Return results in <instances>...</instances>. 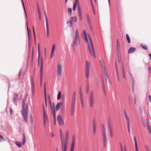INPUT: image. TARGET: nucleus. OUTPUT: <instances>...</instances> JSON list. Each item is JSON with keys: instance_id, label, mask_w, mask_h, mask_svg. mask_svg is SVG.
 Wrapping results in <instances>:
<instances>
[{"instance_id": "nucleus-36", "label": "nucleus", "mask_w": 151, "mask_h": 151, "mask_svg": "<svg viewBox=\"0 0 151 151\" xmlns=\"http://www.w3.org/2000/svg\"><path fill=\"white\" fill-rule=\"evenodd\" d=\"M141 47L144 49L147 50V46L145 45L141 44Z\"/></svg>"}, {"instance_id": "nucleus-18", "label": "nucleus", "mask_w": 151, "mask_h": 151, "mask_svg": "<svg viewBox=\"0 0 151 151\" xmlns=\"http://www.w3.org/2000/svg\"><path fill=\"white\" fill-rule=\"evenodd\" d=\"M78 16L80 18H82V11L81 9V6L80 5H78Z\"/></svg>"}, {"instance_id": "nucleus-54", "label": "nucleus", "mask_w": 151, "mask_h": 151, "mask_svg": "<svg viewBox=\"0 0 151 151\" xmlns=\"http://www.w3.org/2000/svg\"><path fill=\"white\" fill-rule=\"evenodd\" d=\"M148 97L149 99V101L151 103V96L150 95H149L148 96Z\"/></svg>"}, {"instance_id": "nucleus-53", "label": "nucleus", "mask_w": 151, "mask_h": 151, "mask_svg": "<svg viewBox=\"0 0 151 151\" xmlns=\"http://www.w3.org/2000/svg\"><path fill=\"white\" fill-rule=\"evenodd\" d=\"M54 53L51 52V55H50V58H52L54 56Z\"/></svg>"}, {"instance_id": "nucleus-58", "label": "nucleus", "mask_w": 151, "mask_h": 151, "mask_svg": "<svg viewBox=\"0 0 151 151\" xmlns=\"http://www.w3.org/2000/svg\"><path fill=\"white\" fill-rule=\"evenodd\" d=\"M102 83L103 84V86L104 87L105 85H104V79H103V78L102 77Z\"/></svg>"}, {"instance_id": "nucleus-64", "label": "nucleus", "mask_w": 151, "mask_h": 151, "mask_svg": "<svg viewBox=\"0 0 151 151\" xmlns=\"http://www.w3.org/2000/svg\"><path fill=\"white\" fill-rule=\"evenodd\" d=\"M9 112L11 114H12V110L11 108H10L9 109Z\"/></svg>"}, {"instance_id": "nucleus-2", "label": "nucleus", "mask_w": 151, "mask_h": 151, "mask_svg": "<svg viewBox=\"0 0 151 151\" xmlns=\"http://www.w3.org/2000/svg\"><path fill=\"white\" fill-rule=\"evenodd\" d=\"M68 141L69 132L68 131H67L65 133V137L63 135V138L60 140V150L61 151H66Z\"/></svg>"}, {"instance_id": "nucleus-63", "label": "nucleus", "mask_w": 151, "mask_h": 151, "mask_svg": "<svg viewBox=\"0 0 151 151\" xmlns=\"http://www.w3.org/2000/svg\"><path fill=\"white\" fill-rule=\"evenodd\" d=\"M40 73H43V70H42V66H41V68H40Z\"/></svg>"}, {"instance_id": "nucleus-47", "label": "nucleus", "mask_w": 151, "mask_h": 151, "mask_svg": "<svg viewBox=\"0 0 151 151\" xmlns=\"http://www.w3.org/2000/svg\"><path fill=\"white\" fill-rule=\"evenodd\" d=\"M119 145L121 148V151H123V147L122 146V144L121 142L119 143Z\"/></svg>"}, {"instance_id": "nucleus-14", "label": "nucleus", "mask_w": 151, "mask_h": 151, "mask_svg": "<svg viewBox=\"0 0 151 151\" xmlns=\"http://www.w3.org/2000/svg\"><path fill=\"white\" fill-rule=\"evenodd\" d=\"M57 120L60 125L62 126L63 124V118L60 115H58V116Z\"/></svg>"}, {"instance_id": "nucleus-39", "label": "nucleus", "mask_w": 151, "mask_h": 151, "mask_svg": "<svg viewBox=\"0 0 151 151\" xmlns=\"http://www.w3.org/2000/svg\"><path fill=\"white\" fill-rule=\"evenodd\" d=\"M52 114L53 116H54V119H56V112L55 110H54L52 112Z\"/></svg>"}, {"instance_id": "nucleus-29", "label": "nucleus", "mask_w": 151, "mask_h": 151, "mask_svg": "<svg viewBox=\"0 0 151 151\" xmlns=\"http://www.w3.org/2000/svg\"><path fill=\"white\" fill-rule=\"evenodd\" d=\"M26 142V137L25 136L24 134L23 135V141L22 144L23 145H24Z\"/></svg>"}, {"instance_id": "nucleus-32", "label": "nucleus", "mask_w": 151, "mask_h": 151, "mask_svg": "<svg viewBox=\"0 0 151 151\" xmlns=\"http://www.w3.org/2000/svg\"><path fill=\"white\" fill-rule=\"evenodd\" d=\"M15 144L18 146L19 147H20L22 146L21 143L19 142H15Z\"/></svg>"}, {"instance_id": "nucleus-16", "label": "nucleus", "mask_w": 151, "mask_h": 151, "mask_svg": "<svg viewBox=\"0 0 151 151\" xmlns=\"http://www.w3.org/2000/svg\"><path fill=\"white\" fill-rule=\"evenodd\" d=\"M76 99V92H74L73 93V96L72 98L71 104L75 105Z\"/></svg>"}, {"instance_id": "nucleus-23", "label": "nucleus", "mask_w": 151, "mask_h": 151, "mask_svg": "<svg viewBox=\"0 0 151 151\" xmlns=\"http://www.w3.org/2000/svg\"><path fill=\"white\" fill-rule=\"evenodd\" d=\"M63 103L61 102L58 103L56 106V109L57 111H58L59 109L60 106L62 105Z\"/></svg>"}, {"instance_id": "nucleus-43", "label": "nucleus", "mask_w": 151, "mask_h": 151, "mask_svg": "<svg viewBox=\"0 0 151 151\" xmlns=\"http://www.w3.org/2000/svg\"><path fill=\"white\" fill-rule=\"evenodd\" d=\"M129 74L130 76L132 77V82H133V83H134V79H133V76L132 75V74L129 72Z\"/></svg>"}, {"instance_id": "nucleus-51", "label": "nucleus", "mask_w": 151, "mask_h": 151, "mask_svg": "<svg viewBox=\"0 0 151 151\" xmlns=\"http://www.w3.org/2000/svg\"><path fill=\"white\" fill-rule=\"evenodd\" d=\"M21 0L22 3V5H23V7L24 8V11H25V12H26V10H25V7H24V4L23 1L22 0Z\"/></svg>"}, {"instance_id": "nucleus-3", "label": "nucleus", "mask_w": 151, "mask_h": 151, "mask_svg": "<svg viewBox=\"0 0 151 151\" xmlns=\"http://www.w3.org/2000/svg\"><path fill=\"white\" fill-rule=\"evenodd\" d=\"M27 97L26 96H25L22 102V111L21 112L24 121L25 122H27L28 111V109L27 108V106L26 104Z\"/></svg>"}, {"instance_id": "nucleus-60", "label": "nucleus", "mask_w": 151, "mask_h": 151, "mask_svg": "<svg viewBox=\"0 0 151 151\" xmlns=\"http://www.w3.org/2000/svg\"><path fill=\"white\" fill-rule=\"evenodd\" d=\"M44 14L45 16V19H47V17L46 15V12L45 11L44 12Z\"/></svg>"}, {"instance_id": "nucleus-59", "label": "nucleus", "mask_w": 151, "mask_h": 151, "mask_svg": "<svg viewBox=\"0 0 151 151\" xmlns=\"http://www.w3.org/2000/svg\"><path fill=\"white\" fill-rule=\"evenodd\" d=\"M44 93L45 98H45H47V97H46V91H45V89H44Z\"/></svg>"}, {"instance_id": "nucleus-20", "label": "nucleus", "mask_w": 151, "mask_h": 151, "mask_svg": "<svg viewBox=\"0 0 151 151\" xmlns=\"http://www.w3.org/2000/svg\"><path fill=\"white\" fill-rule=\"evenodd\" d=\"M47 20V19H46V33L47 37H49V30L48 23Z\"/></svg>"}, {"instance_id": "nucleus-21", "label": "nucleus", "mask_w": 151, "mask_h": 151, "mask_svg": "<svg viewBox=\"0 0 151 151\" xmlns=\"http://www.w3.org/2000/svg\"><path fill=\"white\" fill-rule=\"evenodd\" d=\"M32 84V91H35L34 79L33 77H32L31 78Z\"/></svg>"}, {"instance_id": "nucleus-6", "label": "nucleus", "mask_w": 151, "mask_h": 151, "mask_svg": "<svg viewBox=\"0 0 151 151\" xmlns=\"http://www.w3.org/2000/svg\"><path fill=\"white\" fill-rule=\"evenodd\" d=\"M75 36L73 42V46L78 45L80 42V38L79 36V32L78 30L75 31Z\"/></svg>"}, {"instance_id": "nucleus-56", "label": "nucleus", "mask_w": 151, "mask_h": 151, "mask_svg": "<svg viewBox=\"0 0 151 151\" xmlns=\"http://www.w3.org/2000/svg\"><path fill=\"white\" fill-rule=\"evenodd\" d=\"M3 137L1 135L0 136V141H1L3 139Z\"/></svg>"}, {"instance_id": "nucleus-13", "label": "nucleus", "mask_w": 151, "mask_h": 151, "mask_svg": "<svg viewBox=\"0 0 151 151\" xmlns=\"http://www.w3.org/2000/svg\"><path fill=\"white\" fill-rule=\"evenodd\" d=\"M108 127L109 132L110 135L111 137H113V127L111 124L110 122L108 123Z\"/></svg>"}, {"instance_id": "nucleus-12", "label": "nucleus", "mask_w": 151, "mask_h": 151, "mask_svg": "<svg viewBox=\"0 0 151 151\" xmlns=\"http://www.w3.org/2000/svg\"><path fill=\"white\" fill-rule=\"evenodd\" d=\"M75 143V137L74 135L72 136V140L71 144L70 151H74Z\"/></svg>"}, {"instance_id": "nucleus-22", "label": "nucleus", "mask_w": 151, "mask_h": 151, "mask_svg": "<svg viewBox=\"0 0 151 151\" xmlns=\"http://www.w3.org/2000/svg\"><path fill=\"white\" fill-rule=\"evenodd\" d=\"M135 50L136 49L134 47H130L129 48L128 50V53H133L135 51Z\"/></svg>"}, {"instance_id": "nucleus-46", "label": "nucleus", "mask_w": 151, "mask_h": 151, "mask_svg": "<svg viewBox=\"0 0 151 151\" xmlns=\"http://www.w3.org/2000/svg\"><path fill=\"white\" fill-rule=\"evenodd\" d=\"M30 122L32 124H33V118L32 117V115H31V117L30 118Z\"/></svg>"}, {"instance_id": "nucleus-50", "label": "nucleus", "mask_w": 151, "mask_h": 151, "mask_svg": "<svg viewBox=\"0 0 151 151\" xmlns=\"http://www.w3.org/2000/svg\"><path fill=\"white\" fill-rule=\"evenodd\" d=\"M117 55L121 54L120 49H117Z\"/></svg>"}, {"instance_id": "nucleus-26", "label": "nucleus", "mask_w": 151, "mask_h": 151, "mask_svg": "<svg viewBox=\"0 0 151 151\" xmlns=\"http://www.w3.org/2000/svg\"><path fill=\"white\" fill-rule=\"evenodd\" d=\"M61 91H59L57 95V99L58 100H59L61 99Z\"/></svg>"}, {"instance_id": "nucleus-41", "label": "nucleus", "mask_w": 151, "mask_h": 151, "mask_svg": "<svg viewBox=\"0 0 151 151\" xmlns=\"http://www.w3.org/2000/svg\"><path fill=\"white\" fill-rule=\"evenodd\" d=\"M145 147L146 150V151H150L149 148L147 145H145Z\"/></svg>"}, {"instance_id": "nucleus-5", "label": "nucleus", "mask_w": 151, "mask_h": 151, "mask_svg": "<svg viewBox=\"0 0 151 151\" xmlns=\"http://www.w3.org/2000/svg\"><path fill=\"white\" fill-rule=\"evenodd\" d=\"M101 128L102 130V138L104 146V147H105L106 145L107 141L106 131L104 125H101Z\"/></svg>"}, {"instance_id": "nucleus-52", "label": "nucleus", "mask_w": 151, "mask_h": 151, "mask_svg": "<svg viewBox=\"0 0 151 151\" xmlns=\"http://www.w3.org/2000/svg\"><path fill=\"white\" fill-rule=\"evenodd\" d=\"M45 106L46 108L47 107V98H45Z\"/></svg>"}, {"instance_id": "nucleus-11", "label": "nucleus", "mask_w": 151, "mask_h": 151, "mask_svg": "<svg viewBox=\"0 0 151 151\" xmlns=\"http://www.w3.org/2000/svg\"><path fill=\"white\" fill-rule=\"evenodd\" d=\"M77 21V19H68L67 22V23L68 26L72 27L73 29V23Z\"/></svg>"}, {"instance_id": "nucleus-31", "label": "nucleus", "mask_w": 151, "mask_h": 151, "mask_svg": "<svg viewBox=\"0 0 151 151\" xmlns=\"http://www.w3.org/2000/svg\"><path fill=\"white\" fill-rule=\"evenodd\" d=\"M37 11H38V15H39V19H40L41 17V16H40V10L39 9V8L38 5H37Z\"/></svg>"}, {"instance_id": "nucleus-48", "label": "nucleus", "mask_w": 151, "mask_h": 151, "mask_svg": "<svg viewBox=\"0 0 151 151\" xmlns=\"http://www.w3.org/2000/svg\"><path fill=\"white\" fill-rule=\"evenodd\" d=\"M68 12L70 13V14L72 12V9L70 8H68Z\"/></svg>"}, {"instance_id": "nucleus-35", "label": "nucleus", "mask_w": 151, "mask_h": 151, "mask_svg": "<svg viewBox=\"0 0 151 151\" xmlns=\"http://www.w3.org/2000/svg\"><path fill=\"white\" fill-rule=\"evenodd\" d=\"M55 50V45L53 44L52 45L51 52L54 53Z\"/></svg>"}, {"instance_id": "nucleus-15", "label": "nucleus", "mask_w": 151, "mask_h": 151, "mask_svg": "<svg viewBox=\"0 0 151 151\" xmlns=\"http://www.w3.org/2000/svg\"><path fill=\"white\" fill-rule=\"evenodd\" d=\"M75 105L71 104L70 109V115L72 116L74 115L75 112Z\"/></svg>"}, {"instance_id": "nucleus-34", "label": "nucleus", "mask_w": 151, "mask_h": 151, "mask_svg": "<svg viewBox=\"0 0 151 151\" xmlns=\"http://www.w3.org/2000/svg\"><path fill=\"white\" fill-rule=\"evenodd\" d=\"M126 38H127V40L128 42L129 43H130V39L129 36V35H128V34H126Z\"/></svg>"}, {"instance_id": "nucleus-10", "label": "nucleus", "mask_w": 151, "mask_h": 151, "mask_svg": "<svg viewBox=\"0 0 151 151\" xmlns=\"http://www.w3.org/2000/svg\"><path fill=\"white\" fill-rule=\"evenodd\" d=\"M124 115L126 121V122L127 123V127L128 128V132L129 133H130V125H129V119L128 116L127 115L126 112L125 111H124Z\"/></svg>"}, {"instance_id": "nucleus-49", "label": "nucleus", "mask_w": 151, "mask_h": 151, "mask_svg": "<svg viewBox=\"0 0 151 151\" xmlns=\"http://www.w3.org/2000/svg\"><path fill=\"white\" fill-rule=\"evenodd\" d=\"M81 106L83 107H84V105L83 104V99H81Z\"/></svg>"}, {"instance_id": "nucleus-24", "label": "nucleus", "mask_w": 151, "mask_h": 151, "mask_svg": "<svg viewBox=\"0 0 151 151\" xmlns=\"http://www.w3.org/2000/svg\"><path fill=\"white\" fill-rule=\"evenodd\" d=\"M26 24H27V32H28V41H29V38H30V34H31L30 31V30H29L28 29V26L27 24V21H26Z\"/></svg>"}, {"instance_id": "nucleus-38", "label": "nucleus", "mask_w": 151, "mask_h": 151, "mask_svg": "<svg viewBox=\"0 0 151 151\" xmlns=\"http://www.w3.org/2000/svg\"><path fill=\"white\" fill-rule=\"evenodd\" d=\"M42 108L43 113H45V110L47 108L45 106V105L44 104L43 105Z\"/></svg>"}, {"instance_id": "nucleus-7", "label": "nucleus", "mask_w": 151, "mask_h": 151, "mask_svg": "<svg viewBox=\"0 0 151 151\" xmlns=\"http://www.w3.org/2000/svg\"><path fill=\"white\" fill-rule=\"evenodd\" d=\"M88 102L90 107L93 108L94 104V94L93 92L92 91L90 93Z\"/></svg>"}, {"instance_id": "nucleus-17", "label": "nucleus", "mask_w": 151, "mask_h": 151, "mask_svg": "<svg viewBox=\"0 0 151 151\" xmlns=\"http://www.w3.org/2000/svg\"><path fill=\"white\" fill-rule=\"evenodd\" d=\"M43 120H44V127H45V124L47 122H48V119L47 115L46 113H43Z\"/></svg>"}, {"instance_id": "nucleus-57", "label": "nucleus", "mask_w": 151, "mask_h": 151, "mask_svg": "<svg viewBox=\"0 0 151 151\" xmlns=\"http://www.w3.org/2000/svg\"><path fill=\"white\" fill-rule=\"evenodd\" d=\"M51 137H54V134L52 133H51L50 134Z\"/></svg>"}, {"instance_id": "nucleus-30", "label": "nucleus", "mask_w": 151, "mask_h": 151, "mask_svg": "<svg viewBox=\"0 0 151 151\" xmlns=\"http://www.w3.org/2000/svg\"><path fill=\"white\" fill-rule=\"evenodd\" d=\"M18 95L17 94H14V96L13 99V102H15L16 99L17 98Z\"/></svg>"}, {"instance_id": "nucleus-55", "label": "nucleus", "mask_w": 151, "mask_h": 151, "mask_svg": "<svg viewBox=\"0 0 151 151\" xmlns=\"http://www.w3.org/2000/svg\"><path fill=\"white\" fill-rule=\"evenodd\" d=\"M135 146V150L136 151H138V149L137 147V145Z\"/></svg>"}, {"instance_id": "nucleus-37", "label": "nucleus", "mask_w": 151, "mask_h": 151, "mask_svg": "<svg viewBox=\"0 0 151 151\" xmlns=\"http://www.w3.org/2000/svg\"><path fill=\"white\" fill-rule=\"evenodd\" d=\"M42 74L43 73H40V81L41 84L42 83Z\"/></svg>"}, {"instance_id": "nucleus-45", "label": "nucleus", "mask_w": 151, "mask_h": 151, "mask_svg": "<svg viewBox=\"0 0 151 151\" xmlns=\"http://www.w3.org/2000/svg\"><path fill=\"white\" fill-rule=\"evenodd\" d=\"M96 124L95 122L94 121L93 123V127H96Z\"/></svg>"}, {"instance_id": "nucleus-25", "label": "nucleus", "mask_w": 151, "mask_h": 151, "mask_svg": "<svg viewBox=\"0 0 151 151\" xmlns=\"http://www.w3.org/2000/svg\"><path fill=\"white\" fill-rule=\"evenodd\" d=\"M116 74L117 76V81L118 82H119L120 81V78L119 77V73L118 72V69L116 67Z\"/></svg>"}, {"instance_id": "nucleus-33", "label": "nucleus", "mask_w": 151, "mask_h": 151, "mask_svg": "<svg viewBox=\"0 0 151 151\" xmlns=\"http://www.w3.org/2000/svg\"><path fill=\"white\" fill-rule=\"evenodd\" d=\"M63 134L62 132V130L61 129L60 130V140L61 139H62L63 138Z\"/></svg>"}, {"instance_id": "nucleus-1", "label": "nucleus", "mask_w": 151, "mask_h": 151, "mask_svg": "<svg viewBox=\"0 0 151 151\" xmlns=\"http://www.w3.org/2000/svg\"><path fill=\"white\" fill-rule=\"evenodd\" d=\"M83 35L84 37V40L85 42L87 44L88 47L89 53L91 56H93L95 58V55L94 47L92 40H91V37H89L88 39L89 41V42L87 34L85 30H83L82 36H83Z\"/></svg>"}, {"instance_id": "nucleus-9", "label": "nucleus", "mask_w": 151, "mask_h": 151, "mask_svg": "<svg viewBox=\"0 0 151 151\" xmlns=\"http://www.w3.org/2000/svg\"><path fill=\"white\" fill-rule=\"evenodd\" d=\"M62 71V65L60 63H58L57 66V72L58 73V77H60L61 76Z\"/></svg>"}, {"instance_id": "nucleus-27", "label": "nucleus", "mask_w": 151, "mask_h": 151, "mask_svg": "<svg viewBox=\"0 0 151 151\" xmlns=\"http://www.w3.org/2000/svg\"><path fill=\"white\" fill-rule=\"evenodd\" d=\"M122 73L123 75V78H125V73L124 72V67L123 65H122Z\"/></svg>"}, {"instance_id": "nucleus-4", "label": "nucleus", "mask_w": 151, "mask_h": 151, "mask_svg": "<svg viewBox=\"0 0 151 151\" xmlns=\"http://www.w3.org/2000/svg\"><path fill=\"white\" fill-rule=\"evenodd\" d=\"M99 61L106 82L107 83V79L108 78V76L107 73L106 68L105 66L104 61L102 59L100 60Z\"/></svg>"}, {"instance_id": "nucleus-8", "label": "nucleus", "mask_w": 151, "mask_h": 151, "mask_svg": "<svg viewBox=\"0 0 151 151\" xmlns=\"http://www.w3.org/2000/svg\"><path fill=\"white\" fill-rule=\"evenodd\" d=\"M90 65L89 62L87 60L86 61L85 66V74L87 78H88L90 73Z\"/></svg>"}, {"instance_id": "nucleus-40", "label": "nucleus", "mask_w": 151, "mask_h": 151, "mask_svg": "<svg viewBox=\"0 0 151 151\" xmlns=\"http://www.w3.org/2000/svg\"><path fill=\"white\" fill-rule=\"evenodd\" d=\"M134 142L135 146L137 145V140H136V138L135 137H134Z\"/></svg>"}, {"instance_id": "nucleus-42", "label": "nucleus", "mask_w": 151, "mask_h": 151, "mask_svg": "<svg viewBox=\"0 0 151 151\" xmlns=\"http://www.w3.org/2000/svg\"><path fill=\"white\" fill-rule=\"evenodd\" d=\"M96 127H93V134L94 135H95L96 132Z\"/></svg>"}, {"instance_id": "nucleus-19", "label": "nucleus", "mask_w": 151, "mask_h": 151, "mask_svg": "<svg viewBox=\"0 0 151 151\" xmlns=\"http://www.w3.org/2000/svg\"><path fill=\"white\" fill-rule=\"evenodd\" d=\"M77 5H78H78H80L78 3V0H75V1L74 2L73 7V11L76 10Z\"/></svg>"}, {"instance_id": "nucleus-44", "label": "nucleus", "mask_w": 151, "mask_h": 151, "mask_svg": "<svg viewBox=\"0 0 151 151\" xmlns=\"http://www.w3.org/2000/svg\"><path fill=\"white\" fill-rule=\"evenodd\" d=\"M129 74L130 76L132 77V82H133V83H134V79H133V76L132 75V74L129 72Z\"/></svg>"}, {"instance_id": "nucleus-61", "label": "nucleus", "mask_w": 151, "mask_h": 151, "mask_svg": "<svg viewBox=\"0 0 151 151\" xmlns=\"http://www.w3.org/2000/svg\"><path fill=\"white\" fill-rule=\"evenodd\" d=\"M88 90H89V89H88V86H86V93H88Z\"/></svg>"}, {"instance_id": "nucleus-28", "label": "nucleus", "mask_w": 151, "mask_h": 151, "mask_svg": "<svg viewBox=\"0 0 151 151\" xmlns=\"http://www.w3.org/2000/svg\"><path fill=\"white\" fill-rule=\"evenodd\" d=\"M117 49H120V44L118 39L117 40Z\"/></svg>"}, {"instance_id": "nucleus-62", "label": "nucleus", "mask_w": 151, "mask_h": 151, "mask_svg": "<svg viewBox=\"0 0 151 151\" xmlns=\"http://www.w3.org/2000/svg\"><path fill=\"white\" fill-rule=\"evenodd\" d=\"M32 95L34 97L35 96V91H32Z\"/></svg>"}]
</instances>
